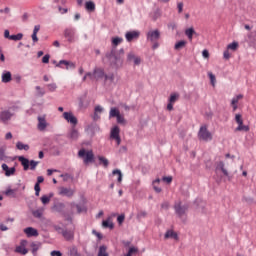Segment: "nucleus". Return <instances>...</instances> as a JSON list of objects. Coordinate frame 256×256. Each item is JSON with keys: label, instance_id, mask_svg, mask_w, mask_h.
Returning a JSON list of instances; mask_svg holds the SVG:
<instances>
[{"label": "nucleus", "instance_id": "43", "mask_svg": "<svg viewBox=\"0 0 256 256\" xmlns=\"http://www.w3.org/2000/svg\"><path fill=\"white\" fill-rule=\"evenodd\" d=\"M32 215L37 219H41L43 217V210H35L32 212Z\"/></svg>", "mask_w": 256, "mask_h": 256}, {"label": "nucleus", "instance_id": "64", "mask_svg": "<svg viewBox=\"0 0 256 256\" xmlns=\"http://www.w3.org/2000/svg\"><path fill=\"white\" fill-rule=\"evenodd\" d=\"M202 57H204V59H209V51L208 50H203L202 51Z\"/></svg>", "mask_w": 256, "mask_h": 256}, {"label": "nucleus", "instance_id": "12", "mask_svg": "<svg viewBox=\"0 0 256 256\" xmlns=\"http://www.w3.org/2000/svg\"><path fill=\"white\" fill-rule=\"evenodd\" d=\"M48 123L47 120L45 119V116H38V130L39 131H45V129H47L48 127Z\"/></svg>", "mask_w": 256, "mask_h": 256}, {"label": "nucleus", "instance_id": "16", "mask_svg": "<svg viewBox=\"0 0 256 256\" xmlns=\"http://www.w3.org/2000/svg\"><path fill=\"white\" fill-rule=\"evenodd\" d=\"M2 169L5 171L6 177H11V175H15V167L9 168L7 164H2Z\"/></svg>", "mask_w": 256, "mask_h": 256}, {"label": "nucleus", "instance_id": "11", "mask_svg": "<svg viewBox=\"0 0 256 256\" xmlns=\"http://www.w3.org/2000/svg\"><path fill=\"white\" fill-rule=\"evenodd\" d=\"M59 195H62L63 197H73V195H75V190L71 188L60 187Z\"/></svg>", "mask_w": 256, "mask_h": 256}, {"label": "nucleus", "instance_id": "52", "mask_svg": "<svg viewBox=\"0 0 256 256\" xmlns=\"http://www.w3.org/2000/svg\"><path fill=\"white\" fill-rule=\"evenodd\" d=\"M47 87H48L49 91L53 92L57 89V84H55V83L48 84Z\"/></svg>", "mask_w": 256, "mask_h": 256}, {"label": "nucleus", "instance_id": "40", "mask_svg": "<svg viewBox=\"0 0 256 256\" xmlns=\"http://www.w3.org/2000/svg\"><path fill=\"white\" fill-rule=\"evenodd\" d=\"M21 39H23V34L21 33L10 36V41H21Z\"/></svg>", "mask_w": 256, "mask_h": 256}, {"label": "nucleus", "instance_id": "49", "mask_svg": "<svg viewBox=\"0 0 256 256\" xmlns=\"http://www.w3.org/2000/svg\"><path fill=\"white\" fill-rule=\"evenodd\" d=\"M94 111V117H97V113H103V107L98 105L95 107Z\"/></svg>", "mask_w": 256, "mask_h": 256}, {"label": "nucleus", "instance_id": "17", "mask_svg": "<svg viewBox=\"0 0 256 256\" xmlns=\"http://www.w3.org/2000/svg\"><path fill=\"white\" fill-rule=\"evenodd\" d=\"M94 77H95V81H99V79H103V77H105V71L103 70V68H95Z\"/></svg>", "mask_w": 256, "mask_h": 256}, {"label": "nucleus", "instance_id": "13", "mask_svg": "<svg viewBox=\"0 0 256 256\" xmlns=\"http://www.w3.org/2000/svg\"><path fill=\"white\" fill-rule=\"evenodd\" d=\"M61 234L66 241H73V239H75V232L72 230H62Z\"/></svg>", "mask_w": 256, "mask_h": 256}, {"label": "nucleus", "instance_id": "38", "mask_svg": "<svg viewBox=\"0 0 256 256\" xmlns=\"http://www.w3.org/2000/svg\"><path fill=\"white\" fill-rule=\"evenodd\" d=\"M101 165H103V167H109V160L103 156H99L98 157Z\"/></svg>", "mask_w": 256, "mask_h": 256}, {"label": "nucleus", "instance_id": "25", "mask_svg": "<svg viewBox=\"0 0 256 256\" xmlns=\"http://www.w3.org/2000/svg\"><path fill=\"white\" fill-rule=\"evenodd\" d=\"M61 65H65L66 69H69V67H71L72 69H75V64L73 62L61 60L59 64H57V67H61Z\"/></svg>", "mask_w": 256, "mask_h": 256}, {"label": "nucleus", "instance_id": "47", "mask_svg": "<svg viewBox=\"0 0 256 256\" xmlns=\"http://www.w3.org/2000/svg\"><path fill=\"white\" fill-rule=\"evenodd\" d=\"M34 191H35L36 197H39V193H41V186L37 182H36V184L34 186Z\"/></svg>", "mask_w": 256, "mask_h": 256}, {"label": "nucleus", "instance_id": "22", "mask_svg": "<svg viewBox=\"0 0 256 256\" xmlns=\"http://www.w3.org/2000/svg\"><path fill=\"white\" fill-rule=\"evenodd\" d=\"M107 59H109L111 65H117L118 61H121V59L117 58L115 53L111 52L110 54L106 55Z\"/></svg>", "mask_w": 256, "mask_h": 256}, {"label": "nucleus", "instance_id": "27", "mask_svg": "<svg viewBox=\"0 0 256 256\" xmlns=\"http://www.w3.org/2000/svg\"><path fill=\"white\" fill-rule=\"evenodd\" d=\"M85 9H86V11H89L90 13H93V11H95V2L87 1L85 3Z\"/></svg>", "mask_w": 256, "mask_h": 256}, {"label": "nucleus", "instance_id": "34", "mask_svg": "<svg viewBox=\"0 0 256 256\" xmlns=\"http://www.w3.org/2000/svg\"><path fill=\"white\" fill-rule=\"evenodd\" d=\"M250 128L247 125L238 124V127L235 128V131H244L245 133L249 132Z\"/></svg>", "mask_w": 256, "mask_h": 256}, {"label": "nucleus", "instance_id": "20", "mask_svg": "<svg viewBox=\"0 0 256 256\" xmlns=\"http://www.w3.org/2000/svg\"><path fill=\"white\" fill-rule=\"evenodd\" d=\"M241 99H243L242 94H239L232 99L231 105L233 107V111H237V108H238L237 103H239V101H241Z\"/></svg>", "mask_w": 256, "mask_h": 256}, {"label": "nucleus", "instance_id": "55", "mask_svg": "<svg viewBox=\"0 0 256 256\" xmlns=\"http://www.w3.org/2000/svg\"><path fill=\"white\" fill-rule=\"evenodd\" d=\"M86 77H89V79L91 81H95V72L91 73V72H87L86 73Z\"/></svg>", "mask_w": 256, "mask_h": 256}, {"label": "nucleus", "instance_id": "1", "mask_svg": "<svg viewBox=\"0 0 256 256\" xmlns=\"http://www.w3.org/2000/svg\"><path fill=\"white\" fill-rule=\"evenodd\" d=\"M147 41L152 43V49H157L159 47V39H161V31L159 29L150 30L146 34Z\"/></svg>", "mask_w": 256, "mask_h": 256}, {"label": "nucleus", "instance_id": "19", "mask_svg": "<svg viewBox=\"0 0 256 256\" xmlns=\"http://www.w3.org/2000/svg\"><path fill=\"white\" fill-rule=\"evenodd\" d=\"M40 29H41V25L34 26V30H33L32 36H31L33 43H37L39 41L37 34L39 33Z\"/></svg>", "mask_w": 256, "mask_h": 256}, {"label": "nucleus", "instance_id": "58", "mask_svg": "<svg viewBox=\"0 0 256 256\" xmlns=\"http://www.w3.org/2000/svg\"><path fill=\"white\" fill-rule=\"evenodd\" d=\"M55 209H56V211H61V209H65V204H63V203H58V204L55 206Z\"/></svg>", "mask_w": 256, "mask_h": 256}, {"label": "nucleus", "instance_id": "48", "mask_svg": "<svg viewBox=\"0 0 256 256\" xmlns=\"http://www.w3.org/2000/svg\"><path fill=\"white\" fill-rule=\"evenodd\" d=\"M117 123H119L120 125H125V117H123V115H119L117 118Z\"/></svg>", "mask_w": 256, "mask_h": 256}, {"label": "nucleus", "instance_id": "37", "mask_svg": "<svg viewBox=\"0 0 256 256\" xmlns=\"http://www.w3.org/2000/svg\"><path fill=\"white\" fill-rule=\"evenodd\" d=\"M52 197H53V194H50L49 196L43 195L40 199H41L43 205H47L51 201Z\"/></svg>", "mask_w": 256, "mask_h": 256}, {"label": "nucleus", "instance_id": "32", "mask_svg": "<svg viewBox=\"0 0 256 256\" xmlns=\"http://www.w3.org/2000/svg\"><path fill=\"white\" fill-rule=\"evenodd\" d=\"M102 226L104 227V229H113L114 227L113 222L111 221L110 218H108L107 220H104L102 222Z\"/></svg>", "mask_w": 256, "mask_h": 256}, {"label": "nucleus", "instance_id": "63", "mask_svg": "<svg viewBox=\"0 0 256 256\" xmlns=\"http://www.w3.org/2000/svg\"><path fill=\"white\" fill-rule=\"evenodd\" d=\"M70 255L72 256H79V252H77V248H72L70 251Z\"/></svg>", "mask_w": 256, "mask_h": 256}, {"label": "nucleus", "instance_id": "44", "mask_svg": "<svg viewBox=\"0 0 256 256\" xmlns=\"http://www.w3.org/2000/svg\"><path fill=\"white\" fill-rule=\"evenodd\" d=\"M104 77H105V81H109L110 83H113V81H115V74L113 73L108 75L104 74Z\"/></svg>", "mask_w": 256, "mask_h": 256}, {"label": "nucleus", "instance_id": "61", "mask_svg": "<svg viewBox=\"0 0 256 256\" xmlns=\"http://www.w3.org/2000/svg\"><path fill=\"white\" fill-rule=\"evenodd\" d=\"M51 256H63V254L61 253V251H57V250H53L50 253Z\"/></svg>", "mask_w": 256, "mask_h": 256}, {"label": "nucleus", "instance_id": "26", "mask_svg": "<svg viewBox=\"0 0 256 256\" xmlns=\"http://www.w3.org/2000/svg\"><path fill=\"white\" fill-rule=\"evenodd\" d=\"M159 183H161V179L157 178L152 182L153 189L156 193H161L162 189L159 187Z\"/></svg>", "mask_w": 256, "mask_h": 256}, {"label": "nucleus", "instance_id": "50", "mask_svg": "<svg viewBox=\"0 0 256 256\" xmlns=\"http://www.w3.org/2000/svg\"><path fill=\"white\" fill-rule=\"evenodd\" d=\"M60 177H62L63 181H69V179H73L71 174H62Z\"/></svg>", "mask_w": 256, "mask_h": 256}, {"label": "nucleus", "instance_id": "18", "mask_svg": "<svg viewBox=\"0 0 256 256\" xmlns=\"http://www.w3.org/2000/svg\"><path fill=\"white\" fill-rule=\"evenodd\" d=\"M165 239H174L175 241H179V235L177 234V232L173 231V230H168L165 235H164Z\"/></svg>", "mask_w": 256, "mask_h": 256}, {"label": "nucleus", "instance_id": "56", "mask_svg": "<svg viewBox=\"0 0 256 256\" xmlns=\"http://www.w3.org/2000/svg\"><path fill=\"white\" fill-rule=\"evenodd\" d=\"M49 59H51V56L49 54H46L42 58V63H46V64L49 63Z\"/></svg>", "mask_w": 256, "mask_h": 256}, {"label": "nucleus", "instance_id": "23", "mask_svg": "<svg viewBox=\"0 0 256 256\" xmlns=\"http://www.w3.org/2000/svg\"><path fill=\"white\" fill-rule=\"evenodd\" d=\"M68 139H71L72 141H77L79 139V131L73 128L68 134Z\"/></svg>", "mask_w": 256, "mask_h": 256}, {"label": "nucleus", "instance_id": "28", "mask_svg": "<svg viewBox=\"0 0 256 256\" xmlns=\"http://www.w3.org/2000/svg\"><path fill=\"white\" fill-rule=\"evenodd\" d=\"M121 115V112L116 107H112L109 112L110 119L113 117H119Z\"/></svg>", "mask_w": 256, "mask_h": 256}, {"label": "nucleus", "instance_id": "2", "mask_svg": "<svg viewBox=\"0 0 256 256\" xmlns=\"http://www.w3.org/2000/svg\"><path fill=\"white\" fill-rule=\"evenodd\" d=\"M78 157L83 159L84 165H89V163H93L95 161V154H93V150L80 149L78 151Z\"/></svg>", "mask_w": 256, "mask_h": 256}, {"label": "nucleus", "instance_id": "59", "mask_svg": "<svg viewBox=\"0 0 256 256\" xmlns=\"http://www.w3.org/2000/svg\"><path fill=\"white\" fill-rule=\"evenodd\" d=\"M136 57L137 56H135V54L133 52H130L127 56V59H128V61H134Z\"/></svg>", "mask_w": 256, "mask_h": 256}, {"label": "nucleus", "instance_id": "33", "mask_svg": "<svg viewBox=\"0 0 256 256\" xmlns=\"http://www.w3.org/2000/svg\"><path fill=\"white\" fill-rule=\"evenodd\" d=\"M98 256H109V253L107 252V246L102 245L99 247Z\"/></svg>", "mask_w": 256, "mask_h": 256}, {"label": "nucleus", "instance_id": "30", "mask_svg": "<svg viewBox=\"0 0 256 256\" xmlns=\"http://www.w3.org/2000/svg\"><path fill=\"white\" fill-rule=\"evenodd\" d=\"M186 45H187V41L181 40L175 44L174 49L176 51H180V49H184V47H186Z\"/></svg>", "mask_w": 256, "mask_h": 256}, {"label": "nucleus", "instance_id": "21", "mask_svg": "<svg viewBox=\"0 0 256 256\" xmlns=\"http://www.w3.org/2000/svg\"><path fill=\"white\" fill-rule=\"evenodd\" d=\"M197 32H195V28L190 27L185 30V35L188 38L189 41H193V35H196Z\"/></svg>", "mask_w": 256, "mask_h": 256}, {"label": "nucleus", "instance_id": "24", "mask_svg": "<svg viewBox=\"0 0 256 256\" xmlns=\"http://www.w3.org/2000/svg\"><path fill=\"white\" fill-rule=\"evenodd\" d=\"M11 79H12L11 72L4 71L2 73V83H10Z\"/></svg>", "mask_w": 256, "mask_h": 256}, {"label": "nucleus", "instance_id": "4", "mask_svg": "<svg viewBox=\"0 0 256 256\" xmlns=\"http://www.w3.org/2000/svg\"><path fill=\"white\" fill-rule=\"evenodd\" d=\"M198 139L200 141H212L213 140V134L209 132V129H207V125L201 126L198 131Z\"/></svg>", "mask_w": 256, "mask_h": 256}, {"label": "nucleus", "instance_id": "10", "mask_svg": "<svg viewBox=\"0 0 256 256\" xmlns=\"http://www.w3.org/2000/svg\"><path fill=\"white\" fill-rule=\"evenodd\" d=\"M11 117H13V114L9 112V110H4L0 112V121L2 123H9L11 121Z\"/></svg>", "mask_w": 256, "mask_h": 256}, {"label": "nucleus", "instance_id": "35", "mask_svg": "<svg viewBox=\"0 0 256 256\" xmlns=\"http://www.w3.org/2000/svg\"><path fill=\"white\" fill-rule=\"evenodd\" d=\"M30 247L32 249L33 255H35V253H37V251H39V248L41 247V243L32 242Z\"/></svg>", "mask_w": 256, "mask_h": 256}, {"label": "nucleus", "instance_id": "42", "mask_svg": "<svg viewBox=\"0 0 256 256\" xmlns=\"http://www.w3.org/2000/svg\"><path fill=\"white\" fill-rule=\"evenodd\" d=\"M208 77L211 81V85L215 87V82L217 81V79L215 78V74H213L212 72H208Z\"/></svg>", "mask_w": 256, "mask_h": 256}, {"label": "nucleus", "instance_id": "9", "mask_svg": "<svg viewBox=\"0 0 256 256\" xmlns=\"http://www.w3.org/2000/svg\"><path fill=\"white\" fill-rule=\"evenodd\" d=\"M64 37L67 39L69 43H73V41H75V30L73 28L65 29Z\"/></svg>", "mask_w": 256, "mask_h": 256}, {"label": "nucleus", "instance_id": "8", "mask_svg": "<svg viewBox=\"0 0 256 256\" xmlns=\"http://www.w3.org/2000/svg\"><path fill=\"white\" fill-rule=\"evenodd\" d=\"M63 117L65 121H67L68 123H71V125H77L78 123L77 117L73 115V112H64Z\"/></svg>", "mask_w": 256, "mask_h": 256}, {"label": "nucleus", "instance_id": "53", "mask_svg": "<svg viewBox=\"0 0 256 256\" xmlns=\"http://www.w3.org/2000/svg\"><path fill=\"white\" fill-rule=\"evenodd\" d=\"M123 221H125V214L119 215L117 217V222L119 223V225H122Z\"/></svg>", "mask_w": 256, "mask_h": 256}, {"label": "nucleus", "instance_id": "14", "mask_svg": "<svg viewBox=\"0 0 256 256\" xmlns=\"http://www.w3.org/2000/svg\"><path fill=\"white\" fill-rule=\"evenodd\" d=\"M24 233L27 235V237H39V232L33 227L25 228Z\"/></svg>", "mask_w": 256, "mask_h": 256}, {"label": "nucleus", "instance_id": "41", "mask_svg": "<svg viewBox=\"0 0 256 256\" xmlns=\"http://www.w3.org/2000/svg\"><path fill=\"white\" fill-rule=\"evenodd\" d=\"M121 43H123V38L115 37L112 39V45H114V47H117V45Z\"/></svg>", "mask_w": 256, "mask_h": 256}, {"label": "nucleus", "instance_id": "6", "mask_svg": "<svg viewBox=\"0 0 256 256\" xmlns=\"http://www.w3.org/2000/svg\"><path fill=\"white\" fill-rule=\"evenodd\" d=\"M187 209H188V207L187 206H182L181 202H176L174 204L175 213L180 218L183 217V215H185V213H187Z\"/></svg>", "mask_w": 256, "mask_h": 256}, {"label": "nucleus", "instance_id": "45", "mask_svg": "<svg viewBox=\"0 0 256 256\" xmlns=\"http://www.w3.org/2000/svg\"><path fill=\"white\" fill-rule=\"evenodd\" d=\"M177 99H179V94L172 93L169 98V103H175V101H177Z\"/></svg>", "mask_w": 256, "mask_h": 256}, {"label": "nucleus", "instance_id": "39", "mask_svg": "<svg viewBox=\"0 0 256 256\" xmlns=\"http://www.w3.org/2000/svg\"><path fill=\"white\" fill-rule=\"evenodd\" d=\"M113 175H118V183H121L123 181V174L121 173V170L116 169L113 170Z\"/></svg>", "mask_w": 256, "mask_h": 256}, {"label": "nucleus", "instance_id": "31", "mask_svg": "<svg viewBox=\"0 0 256 256\" xmlns=\"http://www.w3.org/2000/svg\"><path fill=\"white\" fill-rule=\"evenodd\" d=\"M16 148L19 151H29V145L28 144H23V142H17Z\"/></svg>", "mask_w": 256, "mask_h": 256}, {"label": "nucleus", "instance_id": "46", "mask_svg": "<svg viewBox=\"0 0 256 256\" xmlns=\"http://www.w3.org/2000/svg\"><path fill=\"white\" fill-rule=\"evenodd\" d=\"M235 121H236L237 125L243 124V116L241 114H236Z\"/></svg>", "mask_w": 256, "mask_h": 256}, {"label": "nucleus", "instance_id": "62", "mask_svg": "<svg viewBox=\"0 0 256 256\" xmlns=\"http://www.w3.org/2000/svg\"><path fill=\"white\" fill-rule=\"evenodd\" d=\"M58 11L59 13H61L62 15H65V13H67L69 10L67 8H62L61 6L58 7Z\"/></svg>", "mask_w": 256, "mask_h": 256}, {"label": "nucleus", "instance_id": "54", "mask_svg": "<svg viewBox=\"0 0 256 256\" xmlns=\"http://www.w3.org/2000/svg\"><path fill=\"white\" fill-rule=\"evenodd\" d=\"M223 57H224V59H226V60L231 59V53H229V50H228V49L224 51Z\"/></svg>", "mask_w": 256, "mask_h": 256}, {"label": "nucleus", "instance_id": "60", "mask_svg": "<svg viewBox=\"0 0 256 256\" xmlns=\"http://www.w3.org/2000/svg\"><path fill=\"white\" fill-rule=\"evenodd\" d=\"M178 13H183V2L177 3Z\"/></svg>", "mask_w": 256, "mask_h": 256}, {"label": "nucleus", "instance_id": "51", "mask_svg": "<svg viewBox=\"0 0 256 256\" xmlns=\"http://www.w3.org/2000/svg\"><path fill=\"white\" fill-rule=\"evenodd\" d=\"M36 91H37V94L40 95V97H43V95H45V90L40 88V86H36Z\"/></svg>", "mask_w": 256, "mask_h": 256}, {"label": "nucleus", "instance_id": "5", "mask_svg": "<svg viewBox=\"0 0 256 256\" xmlns=\"http://www.w3.org/2000/svg\"><path fill=\"white\" fill-rule=\"evenodd\" d=\"M119 133H121L119 126H114L110 132V139L116 140L118 146L121 145V136H119Z\"/></svg>", "mask_w": 256, "mask_h": 256}, {"label": "nucleus", "instance_id": "57", "mask_svg": "<svg viewBox=\"0 0 256 256\" xmlns=\"http://www.w3.org/2000/svg\"><path fill=\"white\" fill-rule=\"evenodd\" d=\"M138 219H144V217H147V212L141 211L137 215Z\"/></svg>", "mask_w": 256, "mask_h": 256}, {"label": "nucleus", "instance_id": "7", "mask_svg": "<svg viewBox=\"0 0 256 256\" xmlns=\"http://www.w3.org/2000/svg\"><path fill=\"white\" fill-rule=\"evenodd\" d=\"M15 253H19L20 255H27L29 250L27 249V240H21L20 245L16 247Z\"/></svg>", "mask_w": 256, "mask_h": 256}, {"label": "nucleus", "instance_id": "15", "mask_svg": "<svg viewBox=\"0 0 256 256\" xmlns=\"http://www.w3.org/2000/svg\"><path fill=\"white\" fill-rule=\"evenodd\" d=\"M125 37H126V41L131 43V41H133L134 39H139V32L137 31L127 32Z\"/></svg>", "mask_w": 256, "mask_h": 256}, {"label": "nucleus", "instance_id": "3", "mask_svg": "<svg viewBox=\"0 0 256 256\" xmlns=\"http://www.w3.org/2000/svg\"><path fill=\"white\" fill-rule=\"evenodd\" d=\"M18 161L21 162L24 171H29V169H31V171H35V169H37V166L39 165L38 161H29V159L25 158L24 156H19Z\"/></svg>", "mask_w": 256, "mask_h": 256}, {"label": "nucleus", "instance_id": "29", "mask_svg": "<svg viewBox=\"0 0 256 256\" xmlns=\"http://www.w3.org/2000/svg\"><path fill=\"white\" fill-rule=\"evenodd\" d=\"M217 169H220L225 177H229V172L225 169V163L223 161L218 163Z\"/></svg>", "mask_w": 256, "mask_h": 256}, {"label": "nucleus", "instance_id": "36", "mask_svg": "<svg viewBox=\"0 0 256 256\" xmlns=\"http://www.w3.org/2000/svg\"><path fill=\"white\" fill-rule=\"evenodd\" d=\"M228 51H237V49H239V43L238 42H232L230 44H228L227 46Z\"/></svg>", "mask_w": 256, "mask_h": 256}]
</instances>
